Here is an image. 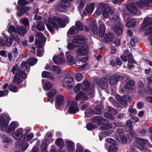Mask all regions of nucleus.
<instances>
[{
  "label": "nucleus",
  "mask_w": 152,
  "mask_h": 152,
  "mask_svg": "<svg viewBox=\"0 0 152 152\" xmlns=\"http://www.w3.org/2000/svg\"><path fill=\"white\" fill-rule=\"evenodd\" d=\"M85 4V3L84 1L81 0L79 3V5L77 7L78 10L79 12L80 13L82 10Z\"/></svg>",
  "instance_id": "49530a36"
},
{
  "label": "nucleus",
  "mask_w": 152,
  "mask_h": 152,
  "mask_svg": "<svg viewBox=\"0 0 152 152\" xmlns=\"http://www.w3.org/2000/svg\"><path fill=\"white\" fill-rule=\"evenodd\" d=\"M72 74L71 72L67 74V75L64 78V81L66 84H70L72 83L74 81V78L73 77L70 76Z\"/></svg>",
  "instance_id": "b1692460"
},
{
  "label": "nucleus",
  "mask_w": 152,
  "mask_h": 152,
  "mask_svg": "<svg viewBox=\"0 0 152 152\" xmlns=\"http://www.w3.org/2000/svg\"><path fill=\"white\" fill-rule=\"evenodd\" d=\"M63 18V20L61 18L58 17L54 16L53 17V20L51 21V23L54 28H57L58 27V25L60 27L64 28L65 27L67 23L69 22L68 18L65 15H62Z\"/></svg>",
  "instance_id": "7ed1b4c3"
},
{
  "label": "nucleus",
  "mask_w": 152,
  "mask_h": 152,
  "mask_svg": "<svg viewBox=\"0 0 152 152\" xmlns=\"http://www.w3.org/2000/svg\"><path fill=\"white\" fill-rule=\"evenodd\" d=\"M106 109L109 112L113 114L116 115L117 113V111L116 110L111 107L108 106H107Z\"/></svg>",
  "instance_id": "37998d69"
},
{
  "label": "nucleus",
  "mask_w": 152,
  "mask_h": 152,
  "mask_svg": "<svg viewBox=\"0 0 152 152\" xmlns=\"http://www.w3.org/2000/svg\"><path fill=\"white\" fill-rule=\"evenodd\" d=\"M148 3L145 0H142L139 1L137 4V7L139 8H142L146 6H148Z\"/></svg>",
  "instance_id": "f704fd0d"
},
{
  "label": "nucleus",
  "mask_w": 152,
  "mask_h": 152,
  "mask_svg": "<svg viewBox=\"0 0 152 152\" xmlns=\"http://www.w3.org/2000/svg\"><path fill=\"white\" fill-rule=\"evenodd\" d=\"M70 4L66 2V1L61 0V3L56 5V10L59 12H65L67 7H70Z\"/></svg>",
  "instance_id": "9d476101"
},
{
  "label": "nucleus",
  "mask_w": 152,
  "mask_h": 152,
  "mask_svg": "<svg viewBox=\"0 0 152 152\" xmlns=\"http://www.w3.org/2000/svg\"><path fill=\"white\" fill-rule=\"evenodd\" d=\"M52 69L53 72L56 74H59L61 70L60 68L58 66L55 65H53Z\"/></svg>",
  "instance_id": "79ce46f5"
},
{
  "label": "nucleus",
  "mask_w": 152,
  "mask_h": 152,
  "mask_svg": "<svg viewBox=\"0 0 152 152\" xmlns=\"http://www.w3.org/2000/svg\"><path fill=\"white\" fill-rule=\"evenodd\" d=\"M0 136L4 140V142L8 144H10L12 142V140L7 135L1 133Z\"/></svg>",
  "instance_id": "393cba45"
},
{
  "label": "nucleus",
  "mask_w": 152,
  "mask_h": 152,
  "mask_svg": "<svg viewBox=\"0 0 152 152\" xmlns=\"http://www.w3.org/2000/svg\"><path fill=\"white\" fill-rule=\"evenodd\" d=\"M28 3L25 0H18V4L20 6H24L27 4Z\"/></svg>",
  "instance_id": "69168bd1"
},
{
  "label": "nucleus",
  "mask_w": 152,
  "mask_h": 152,
  "mask_svg": "<svg viewBox=\"0 0 152 152\" xmlns=\"http://www.w3.org/2000/svg\"><path fill=\"white\" fill-rule=\"evenodd\" d=\"M66 60L69 63L71 64H74L75 62L73 56L71 55L67 56L66 57Z\"/></svg>",
  "instance_id": "3c124183"
},
{
  "label": "nucleus",
  "mask_w": 152,
  "mask_h": 152,
  "mask_svg": "<svg viewBox=\"0 0 152 152\" xmlns=\"http://www.w3.org/2000/svg\"><path fill=\"white\" fill-rule=\"evenodd\" d=\"M57 92V91L55 89L47 93V96H50L51 97L54 98L55 95L56 94Z\"/></svg>",
  "instance_id": "6e6d98bb"
},
{
  "label": "nucleus",
  "mask_w": 152,
  "mask_h": 152,
  "mask_svg": "<svg viewBox=\"0 0 152 152\" xmlns=\"http://www.w3.org/2000/svg\"><path fill=\"white\" fill-rule=\"evenodd\" d=\"M95 4L94 3H92L90 4L86 5L83 10V13L85 15H88L92 13Z\"/></svg>",
  "instance_id": "ddd939ff"
},
{
  "label": "nucleus",
  "mask_w": 152,
  "mask_h": 152,
  "mask_svg": "<svg viewBox=\"0 0 152 152\" xmlns=\"http://www.w3.org/2000/svg\"><path fill=\"white\" fill-rule=\"evenodd\" d=\"M83 148L79 143L77 144V152H83ZM83 152H91L88 149H85Z\"/></svg>",
  "instance_id": "a19ab883"
},
{
  "label": "nucleus",
  "mask_w": 152,
  "mask_h": 152,
  "mask_svg": "<svg viewBox=\"0 0 152 152\" xmlns=\"http://www.w3.org/2000/svg\"><path fill=\"white\" fill-rule=\"evenodd\" d=\"M99 25V37H103L105 32V26L104 23L101 20L98 22Z\"/></svg>",
  "instance_id": "2eb2a0df"
},
{
  "label": "nucleus",
  "mask_w": 152,
  "mask_h": 152,
  "mask_svg": "<svg viewBox=\"0 0 152 152\" xmlns=\"http://www.w3.org/2000/svg\"><path fill=\"white\" fill-rule=\"evenodd\" d=\"M101 119H100L99 121L98 122V125H102L107 123L108 121L106 119H103V118L101 117Z\"/></svg>",
  "instance_id": "bf43d9fd"
},
{
  "label": "nucleus",
  "mask_w": 152,
  "mask_h": 152,
  "mask_svg": "<svg viewBox=\"0 0 152 152\" xmlns=\"http://www.w3.org/2000/svg\"><path fill=\"white\" fill-rule=\"evenodd\" d=\"M18 11L17 12V15L19 17H21L25 13H26L29 10V7H18Z\"/></svg>",
  "instance_id": "dca6fc26"
},
{
  "label": "nucleus",
  "mask_w": 152,
  "mask_h": 152,
  "mask_svg": "<svg viewBox=\"0 0 152 152\" xmlns=\"http://www.w3.org/2000/svg\"><path fill=\"white\" fill-rule=\"evenodd\" d=\"M20 145L19 149L22 152L24 151L28 147L29 144L28 143L23 142L21 144H18Z\"/></svg>",
  "instance_id": "72a5a7b5"
},
{
  "label": "nucleus",
  "mask_w": 152,
  "mask_h": 152,
  "mask_svg": "<svg viewBox=\"0 0 152 152\" xmlns=\"http://www.w3.org/2000/svg\"><path fill=\"white\" fill-rule=\"evenodd\" d=\"M151 25L152 26V20L150 18H145L143 24L142 25V28H144L146 26Z\"/></svg>",
  "instance_id": "cd10ccee"
},
{
  "label": "nucleus",
  "mask_w": 152,
  "mask_h": 152,
  "mask_svg": "<svg viewBox=\"0 0 152 152\" xmlns=\"http://www.w3.org/2000/svg\"><path fill=\"white\" fill-rule=\"evenodd\" d=\"M117 150V148L114 145H111L109 146V152H116Z\"/></svg>",
  "instance_id": "13d9d810"
},
{
  "label": "nucleus",
  "mask_w": 152,
  "mask_h": 152,
  "mask_svg": "<svg viewBox=\"0 0 152 152\" xmlns=\"http://www.w3.org/2000/svg\"><path fill=\"white\" fill-rule=\"evenodd\" d=\"M84 29L83 24L80 21H77V30L82 31Z\"/></svg>",
  "instance_id": "8fccbe9b"
},
{
  "label": "nucleus",
  "mask_w": 152,
  "mask_h": 152,
  "mask_svg": "<svg viewBox=\"0 0 152 152\" xmlns=\"http://www.w3.org/2000/svg\"><path fill=\"white\" fill-rule=\"evenodd\" d=\"M45 39L41 41L40 40L36 39L35 40V44L36 46L38 48L40 49L42 47V42H44L46 40V38L45 37Z\"/></svg>",
  "instance_id": "473e14b6"
},
{
  "label": "nucleus",
  "mask_w": 152,
  "mask_h": 152,
  "mask_svg": "<svg viewBox=\"0 0 152 152\" xmlns=\"http://www.w3.org/2000/svg\"><path fill=\"white\" fill-rule=\"evenodd\" d=\"M9 92L7 89L4 91L0 90V97H4L7 95Z\"/></svg>",
  "instance_id": "0e129e2a"
},
{
  "label": "nucleus",
  "mask_w": 152,
  "mask_h": 152,
  "mask_svg": "<svg viewBox=\"0 0 152 152\" xmlns=\"http://www.w3.org/2000/svg\"><path fill=\"white\" fill-rule=\"evenodd\" d=\"M34 137V134L32 133H30L28 134H25L24 135L23 141L26 142L31 140Z\"/></svg>",
  "instance_id": "e433bc0d"
},
{
  "label": "nucleus",
  "mask_w": 152,
  "mask_h": 152,
  "mask_svg": "<svg viewBox=\"0 0 152 152\" xmlns=\"http://www.w3.org/2000/svg\"><path fill=\"white\" fill-rule=\"evenodd\" d=\"M123 25L120 23H118L112 27V29L117 35H121L123 31Z\"/></svg>",
  "instance_id": "4468645a"
},
{
  "label": "nucleus",
  "mask_w": 152,
  "mask_h": 152,
  "mask_svg": "<svg viewBox=\"0 0 152 152\" xmlns=\"http://www.w3.org/2000/svg\"><path fill=\"white\" fill-rule=\"evenodd\" d=\"M8 31L10 33H16V31L15 27L12 25L9 26L8 29Z\"/></svg>",
  "instance_id": "4d7b16f0"
},
{
  "label": "nucleus",
  "mask_w": 152,
  "mask_h": 152,
  "mask_svg": "<svg viewBox=\"0 0 152 152\" xmlns=\"http://www.w3.org/2000/svg\"><path fill=\"white\" fill-rule=\"evenodd\" d=\"M104 116L110 119L113 120L114 118V116L109 113L106 112L104 114Z\"/></svg>",
  "instance_id": "680f3d73"
},
{
  "label": "nucleus",
  "mask_w": 152,
  "mask_h": 152,
  "mask_svg": "<svg viewBox=\"0 0 152 152\" xmlns=\"http://www.w3.org/2000/svg\"><path fill=\"white\" fill-rule=\"evenodd\" d=\"M42 76L43 78H48L51 79H53L54 77L52 73L47 71H44L42 72Z\"/></svg>",
  "instance_id": "c85d7f7f"
},
{
  "label": "nucleus",
  "mask_w": 152,
  "mask_h": 152,
  "mask_svg": "<svg viewBox=\"0 0 152 152\" xmlns=\"http://www.w3.org/2000/svg\"><path fill=\"white\" fill-rule=\"evenodd\" d=\"M102 106L101 105H97L94 110H91L90 112L91 114H100L102 109Z\"/></svg>",
  "instance_id": "412c9836"
},
{
  "label": "nucleus",
  "mask_w": 152,
  "mask_h": 152,
  "mask_svg": "<svg viewBox=\"0 0 152 152\" xmlns=\"http://www.w3.org/2000/svg\"><path fill=\"white\" fill-rule=\"evenodd\" d=\"M66 106L70 105L67 110V112L70 114H75L76 113V102L69 99H68L66 101Z\"/></svg>",
  "instance_id": "39448f33"
},
{
  "label": "nucleus",
  "mask_w": 152,
  "mask_h": 152,
  "mask_svg": "<svg viewBox=\"0 0 152 152\" xmlns=\"http://www.w3.org/2000/svg\"><path fill=\"white\" fill-rule=\"evenodd\" d=\"M28 64L26 61H23L20 66V67L18 64L14 66L11 70V72L13 75L16 72L13 78V82L16 83L18 86L19 88H21L22 85L20 83H22L23 81V80L26 78L27 77V74L25 72H29L30 71V68L28 67Z\"/></svg>",
  "instance_id": "f257e3e1"
},
{
  "label": "nucleus",
  "mask_w": 152,
  "mask_h": 152,
  "mask_svg": "<svg viewBox=\"0 0 152 152\" xmlns=\"http://www.w3.org/2000/svg\"><path fill=\"white\" fill-rule=\"evenodd\" d=\"M138 40L137 37H133L130 40V44L132 46H134L135 45V43L138 42Z\"/></svg>",
  "instance_id": "603ef678"
},
{
  "label": "nucleus",
  "mask_w": 152,
  "mask_h": 152,
  "mask_svg": "<svg viewBox=\"0 0 152 152\" xmlns=\"http://www.w3.org/2000/svg\"><path fill=\"white\" fill-rule=\"evenodd\" d=\"M47 146L48 145L46 142L42 143L41 145L42 150L43 151H45L47 149Z\"/></svg>",
  "instance_id": "774afa93"
},
{
  "label": "nucleus",
  "mask_w": 152,
  "mask_h": 152,
  "mask_svg": "<svg viewBox=\"0 0 152 152\" xmlns=\"http://www.w3.org/2000/svg\"><path fill=\"white\" fill-rule=\"evenodd\" d=\"M12 53L13 54V57L15 58H16L18 55V49L17 48L15 47V48H13L12 49Z\"/></svg>",
  "instance_id": "052dcab7"
},
{
  "label": "nucleus",
  "mask_w": 152,
  "mask_h": 152,
  "mask_svg": "<svg viewBox=\"0 0 152 152\" xmlns=\"http://www.w3.org/2000/svg\"><path fill=\"white\" fill-rule=\"evenodd\" d=\"M76 27L73 26L71 27L69 30H68L67 32V36L68 37H69V34L72 35L73 34H76Z\"/></svg>",
  "instance_id": "ea45409f"
},
{
  "label": "nucleus",
  "mask_w": 152,
  "mask_h": 152,
  "mask_svg": "<svg viewBox=\"0 0 152 152\" xmlns=\"http://www.w3.org/2000/svg\"><path fill=\"white\" fill-rule=\"evenodd\" d=\"M127 57L128 58L127 61L129 63L136 64L137 62L135 61L132 58V54L129 53L127 55Z\"/></svg>",
  "instance_id": "a18cd8bd"
},
{
  "label": "nucleus",
  "mask_w": 152,
  "mask_h": 152,
  "mask_svg": "<svg viewBox=\"0 0 152 152\" xmlns=\"http://www.w3.org/2000/svg\"><path fill=\"white\" fill-rule=\"evenodd\" d=\"M64 97L62 95H58L55 99V105L56 107H60L64 102Z\"/></svg>",
  "instance_id": "f3484780"
},
{
  "label": "nucleus",
  "mask_w": 152,
  "mask_h": 152,
  "mask_svg": "<svg viewBox=\"0 0 152 152\" xmlns=\"http://www.w3.org/2000/svg\"><path fill=\"white\" fill-rule=\"evenodd\" d=\"M55 144L58 145V147L62 149L64 146V140L62 138H58L56 139L55 140Z\"/></svg>",
  "instance_id": "bb28decb"
},
{
  "label": "nucleus",
  "mask_w": 152,
  "mask_h": 152,
  "mask_svg": "<svg viewBox=\"0 0 152 152\" xmlns=\"http://www.w3.org/2000/svg\"><path fill=\"white\" fill-rule=\"evenodd\" d=\"M100 119H101V117L96 116L93 118L92 121L93 123H97L98 124V122L99 121Z\"/></svg>",
  "instance_id": "338daca9"
},
{
  "label": "nucleus",
  "mask_w": 152,
  "mask_h": 152,
  "mask_svg": "<svg viewBox=\"0 0 152 152\" xmlns=\"http://www.w3.org/2000/svg\"><path fill=\"white\" fill-rule=\"evenodd\" d=\"M36 28L39 31H44L45 27L43 22L42 21L39 22L36 25Z\"/></svg>",
  "instance_id": "2f4dec72"
},
{
  "label": "nucleus",
  "mask_w": 152,
  "mask_h": 152,
  "mask_svg": "<svg viewBox=\"0 0 152 152\" xmlns=\"http://www.w3.org/2000/svg\"><path fill=\"white\" fill-rule=\"evenodd\" d=\"M112 124L111 123H108L105 124L103 126L100 127V130H102L111 128L112 127Z\"/></svg>",
  "instance_id": "09e8293b"
},
{
  "label": "nucleus",
  "mask_w": 152,
  "mask_h": 152,
  "mask_svg": "<svg viewBox=\"0 0 152 152\" xmlns=\"http://www.w3.org/2000/svg\"><path fill=\"white\" fill-rule=\"evenodd\" d=\"M147 140L137 138L136 139L133 143L134 146L141 150H142L144 148V145L147 143Z\"/></svg>",
  "instance_id": "423d86ee"
},
{
  "label": "nucleus",
  "mask_w": 152,
  "mask_h": 152,
  "mask_svg": "<svg viewBox=\"0 0 152 152\" xmlns=\"http://www.w3.org/2000/svg\"><path fill=\"white\" fill-rule=\"evenodd\" d=\"M16 29L18 34L22 36H23L27 32L26 28L23 26H18Z\"/></svg>",
  "instance_id": "4be33fe9"
},
{
  "label": "nucleus",
  "mask_w": 152,
  "mask_h": 152,
  "mask_svg": "<svg viewBox=\"0 0 152 152\" xmlns=\"http://www.w3.org/2000/svg\"><path fill=\"white\" fill-rule=\"evenodd\" d=\"M131 98V96L129 95H125L122 96L118 95L116 96L117 99L124 107L127 106V101L129 100Z\"/></svg>",
  "instance_id": "6e6552de"
},
{
  "label": "nucleus",
  "mask_w": 152,
  "mask_h": 152,
  "mask_svg": "<svg viewBox=\"0 0 152 152\" xmlns=\"http://www.w3.org/2000/svg\"><path fill=\"white\" fill-rule=\"evenodd\" d=\"M53 86L52 84L49 81H47L44 86V88L46 91H49Z\"/></svg>",
  "instance_id": "c03bdc74"
},
{
  "label": "nucleus",
  "mask_w": 152,
  "mask_h": 152,
  "mask_svg": "<svg viewBox=\"0 0 152 152\" xmlns=\"http://www.w3.org/2000/svg\"><path fill=\"white\" fill-rule=\"evenodd\" d=\"M111 22L114 23H119V18L118 14H115L112 15V18L110 19Z\"/></svg>",
  "instance_id": "58836bf2"
},
{
  "label": "nucleus",
  "mask_w": 152,
  "mask_h": 152,
  "mask_svg": "<svg viewBox=\"0 0 152 152\" xmlns=\"http://www.w3.org/2000/svg\"><path fill=\"white\" fill-rule=\"evenodd\" d=\"M108 8H107V7L104 8L102 12V14L103 16L105 18H107L109 15V12L108 11Z\"/></svg>",
  "instance_id": "864d4df0"
},
{
  "label": "nucleus",
  "mask_w": 152,
  "mask_h": 152,
  "mask_svg": "<svg viewBox=\"0 0 152 152\" xmlns=\"http://www.w3.org/2000/svg\"><path fill=\"white\" fill-rule=\"evenodd\" d=\"M12 136L15 139L18 140H20L23 136V129L22 128H20L17 129L15 132L13 133Z\"/></svg>",
  "instance_id": "f8f14e48"
},
{
  "label": "nucleus",
  "mask_w": 152,
  "mask_h": 152,
  "mask_svg": "<svg viewBox=\"0 0 152 152\" xmlns=\"http://www.w3.org/2000/svg\"><path fill=\"white\" fill-rule=\"evenodd\" d=\"M135 20L133 19H130L128 21L125 25L127 27L134 28L135 27Z\"/></svg>",
  "instance_id": "c756f323"
},
{
  "label": "nucleus",
  "mask_w": 152,
  "mask_h": 152,
  "mask_svg": "<svg viewBox=\"0 0 152 152\" xmlns=\"http://www.w3.org/2000/svg\"><path fill=\"white\" fill-rule=\"evenodd\" d=\"M90 29L92 32V34L94 35L95 37H98V28L97 26L93 23L90 26Z\"/></svg>",
  "instance_id": "5701e85b"
},
{
  "label": "nucleus",
  "mask_w": 152,
  "mask_h": 152,
  "mask_svg": "<svg viewBox=\"0 0 152 152\" xmlns=\"http://www.w3.org/2000/svg\"><path fill=\"white\" fill-rule=\"evenodd\" d=\"M100 87L103 90L106 89L108 86L107 80L105 77H102L100 79L97 83Z\"/></svg>",
  "instance_id": "9b49d317"
},
{
  "label": "nucleus",
  "mask_w": 152,
  "mask_h": 152,
  "mask_svg": "<svg viewBox=\"0 0 152 152\" xmlns=\"http://www.w3.org/2000/svg\"><path fill=\"white\" fill-rule=\"evenodd\" d=\"M66 149L69 152H72L75 149V145L74 142L70 140H67L66 142Z\"/></svg>",
  "instance_id": "aec40b11"
},
{
  "label": "nucleus",
  "mask_w": 152,
  "mask_h": 152,
  "mask_svg": "<svg viewBox=\"0 0 152 152\" xmlns=\"http://www.w3.org/2000/svg\"><path fill=\"white\" fill-rule=\"evenodd\" d=\"M37 58H32L30 60L28 61V63H27V64H28V65L30 64V66H33L37 63ZM28 67L30 68V67L29 66H28Z\"/></svg>",
  "instance_id": "5fc2aeb1"
},
{
  "label": "nucleus",
  "mask_w": 152,
  "mask_h": 152,
  "mask_svg": "<svg viewBox=\"0 0 152 152\" xmlns=\"http://www.w3.org/2000/svg\"><path fill=\"white\" fill-rule=\"evenodd\" d=\"M53 62L56 64H59L62 63L63 60L62 59L56 56H54L53 58Z\"/></svg>",
  "instance_id": "c9c22d12"
},
{
  "label": "nucleus",
  "mask_w": 152,
  "mask_h": 152,
  "mask_svg": "<svg viewBox=\"0 0 152 152\" xmlns=\"http://www.w3.org/2000/svg\"><path fill=\"white\" fill-rule=\"evenodd\" d=\"M134 81L132 80L129 81L126 83L125 86L123 87L121 89V92L122 93H127V92L132 91L134 88Z\"/></svg>",
  "instance_id": "0eeeda50"
},
{
  "label": "nucleus",
  "mask_w": 152,
  "mask_h": 152,
  "mask_svg": "<svg viewBox=\"0 0 152 152\" xmlns=\"http://www.w3.org/2000/svg\"><path fill=\"white\" fill-rule=\"evenodd\" d=\"M120 79V75L115 74L110 75L108 78V81L110 85L114 86L117 84Z\"/></svg>",
  "instance_id": "1a4fd4ad"
},
{
  "label": "nucleus",
  "mask_w": 152,
  "mask_h": 152,
  "mask_svg": "<svg viewBox=\"0 0 152 152\" xmlns=\"http://www.w3.org/2000/svg\"><path fill=\"white\" fill-rule=\"evenodd\" d=\"M81 88L83 90L86 91L87 94L91 96V98H93L94 96V86L91 84L88 80H86L83 82Z\"/></svg>",
  "instance_id": "20e7f679"
},
{
  "label": "nucleus",
  "mask_w": 152,
  "mask_h": 152,
  "mask_svg": "<svg viewBox=\"0 0 152 152\" xmlns=\"http://www.w3.org/2000/svg\"><path fill=\"white\" fill-rule=\"evenodd\" d=\"M18 126V125H17L16 123L12 122L10 124L8 128H7V126L6 127L2 129L1 128V129L2 130L5 129L7 132L11 133L14 131L15 128H16Z\"/></svg>",
  "instance_id": "a211bd4d"
},
{
  "label": "nucleus",
  "mask_w": 152,
  "mask_h": 152,
  "mask_svg": "<svg viewBox=\"0 0 152 152\" xmlns=\"http://www.w3.org/2000/svg\"><path fill=\"white\" fill-rule=\"evenodd\" d=\"M86 127L88 130H91L96 128L97 125L92 123H89L86 124Z\"/></svg>",
  "instance_id": "de8ad7c7"
},
{
  "label": "nucleus",
  "mask_w": 152,
  "mask_h": 152,
  "mask_svg": "<svg viewBox=\"0 0 152 152\" xmlns=\"http://www.w3.org/2000/svg\"><path fill=\"white\" fill-rule=\"evenodd\" d=\"M67 47L68 49H73L76 48V45L72 43L69 42L67 44Z\"/></svg>",
  "instance_id": "e2e57ef3"
},
{
  "label": "nucleus",
  "mask_w": 152,
  "mask_h": 152,
  "mask_svg": "<svg viewBox=\"0 0 152 152\" xmlns=\"http://www.w3.org/2000/svg\"><path fill=\"white\" fill-rule=\"evenodd\" d=\"M114 38V35L112 33L109 32L105 35L104 40L107 42H110L112 41Z\"/></svg>",
  "instance_id": "a878e982"
},
{
  "label": "nucleus",
  "mask_w": 152,
  "mask_h": 152,
  "mask_svg": "<svg viewBox=\"0 0 152 152\" xmlns=\"http://www.w3.org/2000/svg\"><path fill=\"white\" fill-rule=\"evenodd\" d=\"M87 99L88 97L86 94L82 92H79L77 95V99L81 100H86Z\"/></svg>",
  "instance_id": "7c9ffc66"
},
{
  "label": "nucleus",
  "mask_w": 152,
  "mask_h": 152,
  "mask_svg": "<svg viewBox=\"0 0 152 152\" xmlns=\"http://www.w3.org/2000/svg\"><path fill=\"white\" fill-rule=\"evenodd\" d=\"M137 4L131 3L127 6V8L128 10L133 14H135L137 11L138 9L137 8Z\"/></svg>",
  "instance_id": "6ab92c4d"
},
{
  "label": "nucleus",
  "mask_w": 152,
  "mask_h": 152,
  "mask_svg": "<svg viewBox=\"0 0 152 152\" xmlns=\"http://www.w3.org/2000/svg\"><path fill=\"white\" fill-rule=\"evenodd\" d=\"M18 87H17L13 84H10L8 87V88L9 90L12 92H17L18 91V88H18Z\"/></svg>",
  "instance_id": "4c0bfd02"
},
{
  "label": "nucleus",
  "mask_w": 152,
  "mask_h": 152,
  "mask_svg": "<svg viewBox=\"0 0 152 152\" xmlns=\"http://www.w3.org/2000/svg\"><path fill=\"white\" fill-rule=\"evenodd\" d=\"M85 40V37L84 36L82 35H77V47H80V48L77 50V53L79 56H82L88 53L87 50L88 48L86 44Z\"/></svg>",
  "instance_id": "f03ea898"
}]
</instances>
